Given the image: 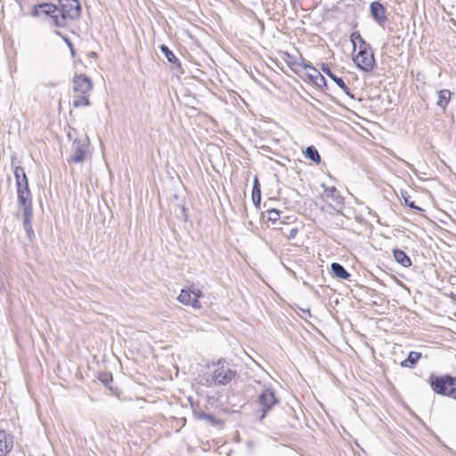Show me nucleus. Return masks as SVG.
Segmentation results:
<instances>
[{"instance_id": "473e14b6", "label": "nucleus", "mask_w": 456, "mask_h": 456, "mask_svg": "<svg viewBox=\"0 0 456 456\" xmlns=\"http://www.w3.org/2000/svg\"><path fill=\"white\" fill-rule=\"evenodd\" d=\"M181 211L183 212V215L184 219H186V215H185V209H184V208H182Z\"/></svg>"}, {"instance_id": "1a4fd4ad", "label": "nucleus", "mask_w": 456, "mask_h": 456, "mask_svg": "<svg viewBox=\"0 0 456 456\" xmlns=\"http://www.w3.org/2000/svg\"><path fill=\"white\" fill-rule=\"evenodd\" d=\"M32 15L47 19L51 26H54V18L60 17L58 7L48 3L36 4L32 10Z\"/></svg>"}, {"instance_id": "6e6552de", "label": "nucleus", "mask_w": 456, "mask_h": 456, "mask_svg": "<svg viewBox=\"0 0 456 456\" xmlns=\"http://www.w3.org/2000/svg\"><path fill=\"white\" fill-rule=\"evenodd\" d=\"M202 297V292L194 285H191L186 289L181 290L177 299L180 303L185 305H191L194 309H200L202 307L199 298Z\"/></svg>"}, {"instance_id": "72a5a7b5", "label": "nucleus", "mask_w": 456, "mask_h": 456, "mask_svg": "<svg viewBox=\"0 0 456 456\" xmlns=\"http://www.w3.org/2000/svg\"><path fill=\"white\" fill-rule=\"evenodd\" d=\"M291 237H294V230H291Z\"/></svg>"}, {"instance_id": "f257e3e1", "label": "nucleus", "mask_w": 456, "mask_h": 456, "mask_svg": "<svg viewBox=\"0 0 456 456\" xmlns=\"http://www.w3.org/2000/svg\"><path fill=\"white\" fill-rule=\"evenodd\" d=\"M350 39L354 45V51L357 46L359 47V52L353 58L354 64L365 72L371 71L375 65V58L370 44L362 38L358 31L353 32Z\"/></svg>"}, {"instance_id": "9d476101", "label": "nucleus", "mask_w": 456, "mask_h": 456, "mask_svg": "<svg viewBox=\"0 0 456 456\" xmlns=\"http://www.w3.org/2000/svg\"><path fill=\"white\" fill-rule=\"evenodd\" d=\"M19 205L32 204L31 192L28 188V180L16 184Z\"/></svg>"}, {"instance_id": "9b49d317", "label": "nucleus", "mask_w": 456, "mask_h": 456, "mask_svg": "<svg viewBox=\"0 0 456 456\" xmlns=\"http://www.w3.org/2000/svg\"><path fill=\"white\" fill-rule=\"evenodd\" d=\"M322 70L323 73H325L329 77H330L337 85L339 88H341L343 90V92L347 94L348 96H350L351 98H354V95L351 94L350 92V88L346 85V83L344 82V80L338 77H337L331 70L330 69L322 64Z\"/></svg>"}, {"instance_id": "c85d7f7f", "label": "nucleus", "mask_w": 456, "mask_h": 456, "mask_svg": "<svg viewBox=\"0 0 456 456\" xmlns=\"http://www.w3.org/2000/svg\"><path fill=\"white\" fill-rule=\"evenodd\" d=\"M404 202L406 205H408L411 208H413V209H420L419 208H418L417 206H415L414 202L413 201H409L407 199H404Z\"/></svg>"}, {"instance_id": "20e7f679", "label": "nucleus", "mask_w": 456, "mask_h": 456, "mask_svg": "<svg viewBox=\"0 0 456 456\" xmlns=\"http://www.w3.org/2000/svg\"><path fill=\"white\" fill-rule=\"evenodd\" d=\"M60 7V17L54 18V26L64 28L67 25V20H75L80 16L81 5L78 0H58Z\"/></svg>"}, {"instance_id": "4be33fe9", "label": "nucleus", "mask_w": 456, "mask_h": 456, "mask_svg": "<svg viewBox=\"0 0 456 456\" xmlns=\"http://www.w3.org/2000/svg\"><path fill=\"white\" fill-rule=\"evenodd\" d=\"M160 50L164 53V55L166 56V58L167 59V61L169 62L178 63V65H180V63L178 62V59L175 57V55L173 53V52L169 50V48L167 45H162L160 46Z\"/></svg>"}, {"instance_id": "f3484780", "label": "nucleus", "mask_w": 456, "mask_h": 456, "mask_svg": "<svg viewBox=\"0 0 456 456\" xmlns=\"http://www.w3.org/2000/svg\"><path fill=\"white\" fill-rule=\"evenodd\" d=\"M330 268L332 273L337 278L347 280L350 277V273L338 263H332Z\"/></svg>"}, {"instance_id": "4c0bfd02", "label": "nucleus", "mask_w": 456, "mask_h": 456, "mask_svg": "<svg viewBox=\"0 0 456 456\" xmlns=\"http://www.w3.org/2000/svg\"><path fill=\"white\" fill-rule=\"evenodd\" d=\"M55 33L59 36H61V33L59 31H55Z\"/></svg>"}, {"instance_id": "c9c22d12", "label": "nucleus", "mask_w": 456, "mask_h": 456, "mask_svg": "<svg viewBox=\"0 0 456 456\" xmlns=\"http://www.w3.org/2000/svg\"><path fill=\"white\" fill-rule=\"evenodd\" d=\"M291 237H294V230H291Z\"/></svg>"}, {"instance_id": "f704fd0d", "label": "nucleus", "mask_w": 456, "mask_h": 456, "mask_svg": "<svg viewBox=\"0 0 456 456\" xmlns=\"http://www.w3.org/2000/svg\"><path fill=\"white\" fill-rule=\"evenodd\" d=\"M291 237H294V230H291Z\"/></svg>"}, {"instance_id": "f8f14e48", "label": "nucleus", "mask_w": 456, "mask_h": 456, "mask_svg": "<svg viewBox=\"0 0 456 456\" xmlns=\"http://www.w3.org/2000/svg\"><path fill=\"white\" fill-rule=\"evenodd\" d=\"M370 13L373 16V18L379 23L383 24L387 17L385 15V8L384 6L379 3V2H372L370 5Z\"/></svg>"}, {"instance_id": "2f4dec72", "label": "nucleus", "mask_w": 456, "mask_h": 456, "mask_svg": "<svg viewBox=\"0 0 456 456\" xmlns=\"http://www.w3.org/2000/svg\"><path fill=\"white\" fill-rule=\"evenodd\" d=\"M304 67L305 69H313L314 70V67L308 62V63H304Z\"/></svg>"}, {"instance_id": "7c9ffc66", "label": "nucleus", "mask_w": 456, "mask_h": 456, "mask_svg": "<svg viewBox=\"0 0 456 456\" xmlns=\"http://www.w3.org/2000/svg\"><path fill=\"white\" fill-rule=\"evenodd\" d=\"M253 186H256V188H260V184L258 183L256 176L254 178V185Z\"/></svg>"}, {"instance_id": "a211bd4d", "label": "nucleus", "mask_w": 456, "mask_h": 456, "mask_svg": "<svg viewBox=\"0 0 456 456\" xmlns=\"http://www.w3.org/2000/svg\"><path fill=\"white\" fill-rule=\"evenodd\" d=\"M451 99V92L447 89H443L438 92V100L436 104L444 110L446 109Z\"/></svg>"}, {"instance_id": "bb28decb", "label": "nucleus", "mask_w": 456, "mask_h": 456, "mask_svg": "<svg viewBox=\"0 0 456 456\" xmlns=\"http://www.w3.org/2000/svg\"><path fill=\"white\" fill-rule=\"evenodd\" d=\"M100 380L105 385L108 386L110 381H112L111 374H103L100 377Z\"/></svg>"}, {"instance_id": "2eb2a0df", "label": "nucleus", "mask_w": 456, "mask_h": 456, "mask_svg": "<svg viewBox=\"0 0 456 456\" xmlns=\"http://www.w3.org/2000/svg\"><path fill=\"white\" fill-rule=\"evenodd\" d=\"M323 197L331 200L335 203L341 205L343 203V198L339 195L336 187H324Z\"/></svg>"}, {"instance_id": "39448f33", "label": "nucleus", "mask_w": 456, "mask_h": 456, "mask_svg": "<svg viewBox=\"0 0 456 456\" xmlns=\"http://www.w3.org/2000/svg\"><path fill=\"white\" fill-rule=\"evenodd\" d=\"M428 383L436 394L456 399V387L453 377L450 375H431L428 379Z\"/></svg>"}, {"instance_id": "412c9836", "label": "nucleus", "mask_w": 456, "mask_h": 456, "mask_svg": "<svg viewBox=\"0 0 456 456\" xmlns=\"http://www.w3.org/2000/svg\"><path fill=\"white\" fill-rule=\"evenodd\" d=\"M13 174L16 184L28 180L24 168L20 166L15 167Z\"/></svg>"}, {"instance_id": "a878e982", "label": "nucleus", "mask_w": 456, "mask_h": 456, "mask_svg": "<svg viewBox=\"0 0 456 456\" xmlns=\"http://www.w3.org/2000/svg\"><path fill=\"white\" fill-rule=\"evenodd\" d=\"M280 218V211L277 209H271L268 211V219L275 222Z\"/></svg>"}, {"instance_id": "7ed1b4c3", "label": "nucleus", "mask_w": 456, "mask_h": 456, "mask_svg": "<svg viewBox=\"0 0 456 456\" xmlns=\"http://www.w3.org/2000/svg\"><path fill=\"white\" fill-rule=\"evenodd\" d=\"M212 366L211 377L216 386H225L239 376L234 365L225 360H218Z\"/></svg>"}, {"instance_id": "393cba45", "label": "nucleus", "mask_w": 456, "mask_h": 456, "mask_svg": "<svg viewBox=\"0 0 456 456\" xmlns=\"http://www.w3.org/2000/svg\"><path fill=\"white\" fill-rule=\"evenodd\" d=\"M195 417L198 419H204L211 423L212 425L216 424L215 417L205 412H195Z\"/></svg>"}, {"instance_id": "423d86ee", "label": "nucleus", "mask_w": 456, "mask_h": 456, "mask_svg": "<svg viewBox=\"0 0 456 456\" xmlns=\"http://www.w3.org/2000/svg\"><path fill=\"white\" fill-rule=\"evenodd\" d=\"M258 409L255 412L256 418L263 421L267 414L278 404L279 400L273 389L267 388L262 391L257 398Z\"/></svg>"}, {"instance_id": "e433bc0d", "label": "nucleus", "mask_w": 456, "mask_h": 456, "mask_svg": "<svg viewBox=\"0 0 456 456\" xmlns=\"http://www.w3.org/2000/svg\"><path fill=\"white\" fill-rule=\"evenodd\" d=\"M454 379V386H456V377H453Z\"/></svg>"}, {"instance_id": "b1692460", "label": "nucleus", "mask_w": 456, "mask_h": 456, "mask_svg": "<svg viewBox=\"0 0 456 456\" xmlns=\"http://www.w3.org/2000/svg\"><path fill=\"white\" fill-rule=\"evenodd\" d=\"M251 199H252L253 204L256 206V208H258L260 207V202H261L260 188H256V186H253Z\"/></svg>"}, {"instance_id": "6ab92c4d", "label": "nucleus", "mask_w": 456, "mask_h": 456, "mask_svg": "<svg viewBox=\"0 0 456 456\" xmlns=\"http://www.w3.org/2000/svg\"><path fill=\"white\" fill-rule=\"evenodd\" d=\"M23 210V226L31 225V219L33 216L32 204L20 205Z\"/></svg>"}, {"instance_id": "c756f323", "label": "nucleus", "mask_w": 456, "mask_h": 456, "mask_svg": "<svg viewBox=\"0 0 456 456\" xmlns=\"http://www.w3.org/2000/svg\"><path fill=\"white\" fill-rule=\"evenodd\" d=\"M63 38H64L65 42L67 43V45H69V49L71 51L72 55H74V49H73L72 43L70 42V40L69 38H67L65 37H63Z\"/></svg>"}, {"instance_id": "cd10ccee", "label": "nucleus", "mask_w": 456, "mask_h": 456, "mask_svg": "<svg viewBox=\"0 0 456 456\" xmlns=\"http://www.w3.org/2000/svg\"><path fill=\"white\" fill-rule=\"evenodd\" d=\"M24 229H25V231H26L29 240H31V238L34 236V232H33L32 226L31 225H25Z\"/></svg>"}, {"instance_id": "0eeeda50", "label": "nucleus", "mask_w": 456, "mask_h": 456, "mask_svg": "<svg viewBox=\"0 0 456 456\" xmlns=\"http://www.w3.org/2000/svg\"><path fill=\"white\" fill-rule=\"evenodd\" d=\"M89 156V141L86 139L74 140L71 153L68 159L70 163H83Z\"/></svg>"}, {"instance_id": "5701e85b", "label": "nucleus", "mask_w": 456, "mask_h": 456, "mask_svg": "<svg viewBox=\"0 0 456 456\" xmlns=\"http://www.w3.org/2000/svg\"><path fill=\"white\" fill-rule=\"evenodd\" d=\"M314 74L310 75V78L314 82L317 86H322L326 85L325 77L315 69H314Z\"/></svg>"}, {"instance_id": "f03ea898", "label": "nucleus", "mask_w": 456, "mask_h": 456, "mask_svg": "<svg viewBox=\"0 0 456 456\" xmlns=\"http://www.w3.org/2000/svg\"><path fill=\"white\" fill-rule=\"evenodd\" d=\"M92 89L93 83L88 77L83 74L76 75L73 78V106L75 108L89 106V93Z\"/></svg>"}, {"instance_id": "dca6fc26", "label": "nucleus", "mask_w": 456, "mask_h": 456, "mask_svg": "<svg viewBox=\"0 0 456 456\" xmlns=\"http://www.w3.org/2000/svg\"><path fill=\"white\" fill-rule=\"evenodd\" d=\"M393 256L395 260L403 267H409L411 265V261L404 251L397 248L394 249Z\"/></svg>"}, {"instance_id": "aec40b11", "label": "nucleus", "mask_w": 456, "mask_h": 456, "mask_svg": "<svg viewBox=\"0 0 456 456\" xmlns=\"http://www.w3.org/2000/svg\"><path fill=\"white\" fill-rule=\"evenodd\" d=\"M305 155L316 164L321 162V156L314 146H308L305 151Z\"/></svg>"}, {"instance_id": "4468645a", "label": "nucleus", "mask_w": 456, "mask_h": 456, "mask_svg": "<svg viewBox=\"0 0 456 456\" xmlns=\"http://www.w3.org/2000/svg\"><path fill=\"white\" fill-rule=\"evenodd\" d=\"M421 353L411 351L409 353L408 357L401 362L400 365L403 368L413 369L419 361V359L421 358Z\"/></svg>"}, {"instance_id": "ddd939ff", "label": "nucleus", "mask_w": 456, "mask_h": 456, "mask_svg": "<svg viewBox=\"0 0 456 456\" xmlns=\"http://www.w3.org/2000/svg\"><path fill=\"white\" fill-rule=\"evenodd\" d=\"M12 437L4 431H0V456H5L12 448Z\"/></svg>"}]
</instances>
